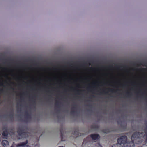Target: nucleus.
Listing matches in <instances>:
<instances>
[{"label":"nucleus","mask_w":147,"mask_h":147,"mask_svg":"<svg viewBox=\"0 0 147 147\" xmlns=\"http://www.w3.org/2000/svg\"><path fill=\"white\" fill-rule=\"evenodd\" d=\"M132 142L127 140L126 136H121L118 139V144H120L122 147H134V143L139 144L142 141H147V127L145 130H140L138 132L134 133L132 136Z\"/></svg>","instance_id":"f257e3e1"},{"label":"nucleus","mask_w":147,"mask_h":147,"mask_svg":"<svg viewBox=\"0 0 147 147\" xmlns=\"http://www.w3.org/2000/svg\"><path fill=\"white\" fill-rule=\"evenodd\" d=\"M91 141H90L89 138H88L84 140L82 146V147H90V146L92 145V144L91 145Z\"/></svg>","instance_id":"f03ea898"},{"label":"nucleus","mask_w":147,"mask_h":147,"mask_svg":"<svg viewBox=\"0 0 147 147\" xmlns=\"http://www.w3.org/2000/svg\"><path fill=\"white\" fill-rule=\"evenodd\" d=\"M21 136H22L23 138H26L28 136V134L25 132H23L21 134H20V129H19V139H20Z\"/></svg>","instance_id":"7ed1b4c3"},{"label":"nucleus","mask_w":147,"mask_h":147,"mask_svg":"<svg viewBox=\"0 0 147 147\" xmlns=\"http://www.w3.org/2000/svg\"><path fill=\"white\" fill-rule=\"evenodd\" d=\"M91 137L93 140H95L99 138V136L98 134H93L91 135Z\"/></svg>","instance_id":"20e7f679"},{"label":"nucleus","mask_w":147,"mask_h":147,"mask_svg":"<svg viewBox=\"0 0 147 147\" xmlns=\"http://www.w3.org/2000/svg\"><path fill=\"white\" fill-rule=\"evenodd\" d=\"M27 143V142L26 141L25 142L19 143V147H29L27 145H26Z\"/></svg>","instance_id":"39448f33"},{"label":"nucleus","mask_w":147,"mask_h":147,"mask_svg":"<svg viewBox=\"0 0 147 147\" xmlns=\"http://www.w3.org/2000/svg\"><path fill=\"white\" fill-rule=\"evenodd\" d=\"M2 144L4 147H7L8 145V142L7 140H4L3 141Z\"/></svg>","instance_id":"423d86ee"},{"label":"nucleus","mask_w":147,"mask_h":147,"mask_svg":"<svg viewBox=\"0 0 147 147\" xmlns=\"http://www.w3.org/2000/svg\"><path fill=\"white\" fill-rule=\"evenodd\" d=\"M94 144H93L94 147H102L100 143H98L96 145Z\"/></svg>","instance_id":"0eeeda50"},{"label":"nucleus","mask_w":147,"mask_h":147,"mask_svg":"<svg viewBox=\"0 0 147 147\" xmlns=\"http://www.w3.org/2000/svg\"><path fill=\"white\" fill-rule=\"evenodd\" d=\"M19 87H20V65L19 64Z\"/></svg>","instance_id":"6e6552de"},{"label":"nucleus","mask_w":147,"mask_h":147,"mask_svg":"<svg viewBox=\"0 0 147 147\" xmlns=\"http://www.w3.org/2000/svg\"><path fill=\"white\" fill-rule=\"evenodd\" d=\"M3 135L5 136V137H6L7 136V133H5V132H4L3 133Z\"/></svg>","instance_id":"1a4fd4ad"},{"label":"nucleus","mask_w":147,"mask_h":147,"mask_svg":"<svg viewBox=\"0 0 147 147\" xmlns=\"http://www.w3.org/2000/svg\"><path fill=\"white\" fill-rule=\"evenodd\" d=\"M25 77V78L26 79H27L28 78V76H26V77Z\"/></svg>","instance_id":"9d476101"},{"label":"nucleus","mask_w":147,"mask_h":147,"mask_svg":"<svg viewBox=\"0 0 147 147\" xmlns=\"http://www.w3.org/2000/svg\"><path fill=\"white\" fill-rule=\"evenodd\" d=\"M19 95H20V93L19 92Z\"/></svg>","instance_id":"9b49d317"}]
</instances>
